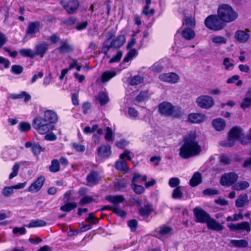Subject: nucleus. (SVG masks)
<instances>
[{
	"instance_id": "f257e3e1",
	"label": "nucleus",
	"mask_w": 251,
	"mask_h": 251,
	"mask_svg": "<svg viewBox=\"0 0 251 251\" xmlns=\"http://www.w3.org/2000/svg\"><path fill=\"white\" fill-rule=\"evenodd\" d=\"M183 144L179 150V155L183 159H188L198 155L201 151V147L196 140V134L191 132L183 140Z\"/></svg>"
},
{
	"instance_id": "f03ea898",
	"label": "nucleus",
	"mask_w": 251,
	"mask_h": 251,
	"mask_svg": "<svg viewBox=\"0 0 251 251\" xmlns=\"http://www.w3.org/2000/svg\"><path fill=\"white\" fill-rule=\"evenodd\" d=\"M113 33H109L106 37V40L103 43L101 51L106 54L110 48H119L122 46L126 41L124 35H121L114 38Z\"/></svg>"
},
{
	"instance_id": "7ed1b4c3",
	"label": "nucleus",
	"mask_w": 251,
	"mask_h": 251,
	"mask_svg": "<svg viewBox=\"0 0 251 251\" xmlns=\"http://www.w3.org/2000/svg\"><path fill=\"white\" fill-rule=\"evenodd\" d=\"M159 111L165 116L178 117L183 113L181 108L179 106H173L170 102L163 101L159 105Z\"/></svg>"
},
{
	"instance_id": "20e7f679",
	"label": "nucleus",
	"mask_w": 251,
	"mask_h": 251,
	"mask_svg": "<svg viewBox=\"0 0 251 251\" xmlns=\"http://www.w3.org/2000/svg\"><path fill=\"white\" fill-rule=\"evenodd\" d=\"M218 16L221 21L229 23L235 20L238 14L229 5L222 4L218 8Z\"/></svg>"
},
{
	"instance_id": "39448f33",
	"label": "nucleus",
	"mask_w": 251,
	"mask_h": 251,
	"mask_svg": "<svg viewBox=\"0 0 251 251\" xmlns=\"http://www.w3.org/2000/svg\"><path fill=\"white\" fill-rule=\"evenodd\" d=\"M32 127L36 131L41 135H44L54 130L55 126L53 125L49 124L43 120V117L40 116L36 117L32 122Z\"/></svg>"
},
{
	"instance_id": "423d86ee",
	"label": "nucleus",
	"mask_w": 251,
	"mask_h": 251,
	"mask_svg": "<svg viewBox=\"0 0 251 251\" xmlns=\"http://www.w3.org/2000/svg\"><path fill=\"white\" fill-rule=\"evenodd\" d=\"M106 199L109 202L113 203V206L111 207L108 206H105L102 209L106 210L109 209L112 211L117 215L121 217H124L126 215V212L123 210L120 209L118 205V204L122 202L125 199L122 196H109L106 198Z\"/></svg>"
},
{
	"instance_id": "0eeeda50",
	"label": "nucleus",
	"mask_w": 251,
	"mask_h": 251,
	"mask_svg": "<svg viewBox=\"0 0 251 251\" xmlns=\"http://www.w3.org/2000/svg\"><path fill=\"white\" fill-rule=\"evenodd\" d=\"M243 135V130L240 127L234 126L229 131L227 140L226 143L221 145L228 147H232Z\"/></svg>"
},
{
	"instance_id": "6e6552de",
	"label": "nucleus",
	"mask_w": 251,
	"mask_h": 251,
	"mask_svg": "<svg viewBox=\"0 0 251 251\" xmlns=\"http://www.w3.org/2000/svg\"><path fill=\"white\" fill-rule=\"evenodd\" d=\"M205 25L209 29L219 30L224 28V25L216 15H210L205 19Z\"/></svg>"
},
{
	"instance_id": "1a4fd4ad",
	"label": "nucleus",
	"mask_w": 251,
	"mask_h": 251,
	"mask_svg": "<svg viewBox=\"0 0 251 251\" xmlns=\"http://www.w3.org/2000/svg\"><path fill=\"white\" fill-rule=\"evenodd\" d=\"M130 152L129 151L126 150L124 152L121 154L120 155L119 161H117L115 163V168L116 169L126 172L128 170L126 163L123 160L125 158H126L128 160H131V157L130 155Z\"/></svg>"
},
{
	"instance_id": "9d476101",
	"label": "nucleus",
	"mask_w": 251,
	"mask_h": 251,
	"mask_svg": "<svg viewBox=\"0 0 251 251\" xmlns=\"http://www.w3.org/2000/svg\"><path fill=\"white\" fill-rule=\"evenodd\" d=\"M238 178V175L234 173H226L221 178V184L223 186L231 185L236 181Z\"/></svg>"
},
{
	"instance_id": "9b49d317",
	"label": "nucleus",
	"mask_w": 251,
	"mask_h": 251,
	"mask_svg": "<svg viewBox=\"0 0 251 251\" xmlns=\"http://www.w3.org/2000/svg\"><path fill=\"white\" fill-rule=\"evenodd\" d=\"M159 78L163 82H168L171 84L177 83L180 80L179 75L175 73L161 74L159 75Z\"/></svg>"
},
{
	"instance_id": "f8f14e48",
	"label": "nucleus",
	"mask_w": 251,
	"mask_h": 251,
	"mask_svg": "<svg viewBox=\"0 0 251 251\" xmlns=\"http://www.w3.org/2000/svg\"><path fill=\"white\" fill-rule=\"evenodd\" d=\"M205 223L207 224V227L210 229L219 231L223 229L222 225L211 218L206 212H205Z\"/></svg>"
},
{
	"instance_id": "ddd939ff",
	"label": "nucleus",
	"mask_w": 251,
	"mask_h": 251,
	"mask_svg": "<svg viewBox=\"0 0 251 251\" xmlns=\"http://www.w3.org/2000/svg\"><path fill=\"white\" fill-rule=\"evenodd\" d=\"M61 4L69 13H73L79 6V2L77 0H62Z\"/></svg>"
},
{
	"instance_id": "4468645a",
	"label": "nucleus",
	"mask_w": 251,
	"mask_h": 251,
	"mask_svg": "<svg viewBox=\"0 0 251 251\" xmlns=\"http://www.w3.org/2000/svg\"><path fill=\"white\" fill-rule=\"evenodd\" d=\"M45 178L43 176H39L36 181L32 183L28 188V191L31 193H36L42 187Z\"/></svg>"
},
{
	"instance_id": "2eb2a0df",
	"label": "nucleus",
	"mask_w": 251,
	"mask_h": 251,
	"mask_svg": "<svg viewBox=\"0 0 251 251\" xmlns=\"http://www.w3.org/2000/svg\"><path fill=\"white\" fill-rule=\"evenodd\" d=\"M40 24L39 22H30L28 23L26 30V35L30 37H34L40 29Z\"/></svg>"
},
{
	"instance_id": "dca6fc26",
	"label": "nucleus",
	"mask_w": 251,
	"mask_h": 251,
	"mask_svg": "<svg viewBox=\"0 0 251 251\" xmlns=\"http://www.w3.org/2000/svg\"><path fill=\"white\" fill-rule=\"evenodd\" d=\"M25 148H31V151L34 156H38L41 152L45 151V149L39 144L35 142H27L25 145Z\"/></svg>"
},
{
	"instance_id": "f3484780",
	"label": "nucleus",
	"mask_w": 251,
	"mask_h": 251,
	"mask_svg": "<svg viewBox=\"0 0 251 251\" xmlns=\"http://www.w3.org/2000/svg\"><path fill=\"white\" fill-rule=\"evenodd\" d=\"M43 120L49 124L55 123L58 120L57 114L50 110H47L44 112Z\"/></svg>"
},
{
	"instance_id": "a211bd4d",
	"label": "nucleus",
	"mask_w": 251,
	"mask_h": 251,
	"mask_svg": "<svg viewBox=\"0 0 251 251\" xmlns=\"http://www.w3.org/2000/svg\"><path fill=\"white\" fill-rule=\"evenodd\" d=\"M157 236L160 239H164L171 234L172 229L169 226H163L156 230Z\"/></svg>"
},
{
	"instance_id": "6ab92c4d",
	"label": "nucleus",
	"mask_w": 251,
	"mask_h": 251,
	"mask_svg": "<svg viewBox=\"0 0 251 251\" xmlns=\"http://www.w3.org/2000/svg\"><path fill=\"white\" fill-rule=\"evenodd\" d=\"M97 152L100 157L108 158L111 153V147L108 145H102L98 148Z\"/></svg>"
},
{
	"instance_id": "aec40b11",
	"label": "nucleus",
	"mask_w": 251,
	"mask_h": 251,
	"mask_svg": "<svg viewBox=\"0 0 251 251\" xmlns=\"http://www.w3.org/2000/svg\"><path fill=\"white\" fill-rule=\"evenodd\" d=\"M141 176V175L139 174H134L132 180V188L134 190V191L137 194H140L142 193L144 190V188L141 186L137 185L136 183H138V178Z\"/></svg>"
},
{
	"instance_id": "412c9836",
	"label": "nucleus",
	"mask_w": 251,
	"mask_h": 251,
	"mask_svg": "<svg viewBox=\"0 0 251 251\" xmlns=\"http://www.w3.org/2000/svg\"><path fill=\"white\" fill-rule=\"evenodd\" d=\"M100 179V177L98 172L96 171L91 172L87 176L86 180L89 185H94L97 184Z\"/></svg>"
},
{
	"instance_id": "4be33fe9",
	"label": "nucleus",
	"mask_w": 251,
	"mask_h": 251,
	"mask_svg": "<svg viewBox=\"0 0 251 251\" xmlns=\"http://www.w3.org/2000/svg\"><path fill=\"white\" fill-rule=\"evenodd\" d=\"M73 46L70 44L67 40H62L60 42V46L57 49L61 53L69 52L73 51Z\"/></svg>"
},
{
	"instance_id": "5701e85b",
	"label": "nucleus",
	"mask_w": 251,
	"mask_h": 251,
	"mask_svg": "<svg viewBox=\"0 0 251 251\" xmlns=\"http://www.w3.org/2000/svg\"><path fill=\"white\" fill-rule=\"evenodd\" d=\"M250 35L246 31L237 30L235 34V38L239 43L246 42L250 38Z\"/></svg>"
},
{
	"instance_id": "b1692460",
	"label": "nucleus",
	"mask_w": 251,
	"mask_h": 251,
	"mask_svg": "<svg viewBox=\"0 0 251 251\" xmlns=\"http://www.w3.org/2000/svg\"><path fill=\"white\" fill-rule=\"evenodd\" d=\"M240 106L243 109H246L251 106V86L247 90L246 96L243 99Z\"/></svg>"
},
{
	"instance_id": "393cba45",
	"label": "nucleus",
	"mask_w": 251,
	"mask_h": 251,
	"mask_svg": "<svg viewBox=\"0 0 251 251\" xmlns=\"http://www.w3.org/2000/svg\"><path fill=\"white\" fill-rule=\"evenodd\" d=\"M48 50V45L47 43H42L37 45L35 47L34 53L36 55L42 57Z\"/></svg>"
},
{
	"instance_id": "a878e982",
	"label": "nucleus",
	"mask_w": 251,
	"mask_h": 251,
	"mask_svg": "<svg viewBox=\"0 0 251 251\" xmlns=\"http://www.w3.org/2000/svg\"><path fill=\"white\" fill-rule=\"evenodd\" d=\"M152 210V208L151 204H147L139 209V214L144 220H146L148 216L151 213Z\"/></svg>"
},
{
	"instance_id": "bb28decb",
	"label": "nucleus",
	"mask_w": 251,
	"mask_h": 251,
	"mask_svg": "<svg viewBox=\"0 0 251 251\" xmlns=\"http://www.w3.org/2000/svg\"><path fill=\"white\" fill-rule=\"evenodd\" d=\"M195 221L198 223H204V210L197 206L193 210Z\"/></svg>"
},
{
	"instance_id": "cd10ccee",
	"label": "nucleus",
	"mask_w": 251,
	"mask_h": 251,
	"mask_svg": "<svg viewBox=\"0 0 251 251\" xmlns=\"http://www.w3.org/2000/svg\"><path fill=\"white\" fill-rule=\"evenodd\" d=\"M202 181L201 175L198 172L194 174L190 180L189 184L192 187H195L200 184Z\"/></svg>"
},
{
	"instance_id": "c85d7f7f",
	"label": "nucleus",
	"mask_w": 251,
	"mask_h": 251,
	"mask_svg": "<svg viewBox=\"0 0 251 251\" xmlns=\"http://www.w3.org/2000/svg\"><path fill=\"white\" fill-rule=\"evenodd\" d=\"M96 100L100 103L101 106H103L108 102L109 99L107 93L100 92L96 97Z\"/></svg>"
},
{
	"instance_id": "c756f323",
	"label": "nucleus",
	"mask_w": 251,
	"mask_h": 251,
	"mask_svg": "<svg viewBox=\"0 0 251 251\" xmlns=\"http://www.w3.org/2000/svg\"><path fill=\"white\" fill-rule=\"evenodd\" d=\"M181 35L185 39L190 40L194 38L195 33L191 28L185 27L181 31Z\"/></svg>"
},
{
	"instance_id": "7c9ffc66",
	"label": "nucleus",
	"mask_w": 251,
	"mask_h": 251,
	"mask_svg": "<svg viewBox=\"0 0 251 251\" xmlns=\"http://www.w3.org/2000/svg\"><path fill=\"white\" fill-rule=\"evenodd\" d=\"M212 125L216 130L221 131L225 128L226 126V122L224 120L218 118L213 120Z\"/></svg>"
},
{
	"instance_id": "2f4dec72",
	"label": "nucleus",
	"mask_w": 251,
	"mask_h": 251,
	"mask_svg": "<svg viewBox=\"0 0 251 251\" xmlns=\"http://www.w3.org/2000/svg\"><path fill=\"white\" fill-rule=\"evenodd\" d=\"M248 202V197L247 194L240 195L235 202V205L237 207H242Z\"/></svg>"
},
{
	"instance_id": "473e14b6",
	"label": "nucleus",
	"mask_w": 251,
	"mask_h": 251,
	"mask_svg": "<svg viewBox=\"0 0 251 251\" xmlns=\"http://www.w3.org/2000/svg\"><path fill=\"white\" fill-rule=\"evenodd\" d=\"M203 119V115L199 113H191L188 116V120L192 123H199Z\"/></svg>"
},
{
	"instance_id": "72a5a7b5",
	"label": "nucleus",
	"mask_w": 251,
	"mask_h": 251,
	"mask_svg": "<svg viewBox=\"0 0 251 251\" xmlns=\"http://www.w3.org/2000/svg\"><path fill=\"white\" fill-rule=\"evenodd\" d=\"M250 184L248 182L242 181L233 184L232 186V189L236 191H242L248 188Z\"/></svg>"
},
{
	"instance_id": "f704fd0d",
	"label": "nucleus",
	"mask_w": 251,
	"mask_h": 251,
	"mask_svg": "<svg viewBox=\"0 0 251 251\" xmlns=\"http://www.w3.org/2000/svg\"><path fill=\"white\" fill-rule=\"evenodd\" d=\"M46 225V223L42 220H33L30 223L25 225V226L28 228H34L38 227H43Z\"/></svg>"
},
{
	"instance_id": "c9c22d12",
	"label": "nucleus",
	"mask_w": 251,
	"mask_h": 251,
	"mask_svg": "<svg viewBox=\"0 0 251 251\" xmlns=\"http://www.w3.org/2000/svg\"><path fill=\"white\" fill-rule=\"evenodd\" d=\"M10 98L14 100L24 98L25 102H27L31 99L30 96L25 91L22 92L20 94H11Z\"/></svg>"
},
{
	"instance_id": "e433bc0d",
	"label": "nucleus",
	"mask_w": 251,
	"mask_h": 251,
	"mask_svg": "<svg viewBox=\"0 0 251 251\" xmlns=\"http://www.w3.org/2000/svg\"><path fill=\"white\" fill-rule=\"evenodd\" d=\"M231 246L238 248H245L248 246V242L245 240H231Z\"/></svg>"
},
{
	"instance_id": "4c0bfd02",
	"label": "nucleus",
	"mask_w": 251,
	"mask_h": 251,
	"mask_svg": "<svg viewBox=\"0 0 251 251\" xmlns=\"http://www.w3.org/2000/svg\"><path fill=\"white\" fill-rule=\"evenodd\" d=\"M143 81V78L140 75H135L129 77L128 79V83L130 85L135 86L137 85Z\"/></svg>"
},
{
	"instance_id": "58836bf2",
	"label": "nucleus",
	"mask_w": 251,
	"mask_h": 251,
	"mask_svg": "<svg viewBox=\"0 0 251 251\" xmlns=\"http://www.w3.org/2000/svg\"><path fill=\"white\" fill-rule=\"evenodd\" d=\"M116 72L114 71H106L101 75V81L106 82L116 75Z\"/></svg>"
},
{
	"instance_id": "ea45409f",
	"label": "nucleus",
	"mask_w": 251,
	"mask_h": 251,
	"mask_svg": "<svg viewBox=\"0 0 251 251\" xmlns=\"http://www.w3.org/2000/svg\"><path fill=\"white\" fill-rule=\"evenodd\" d=\"M183 25L186 27H193L195 26V21L192 17H185L183 20Z\"/></svg>"
},
{
	"instance_id": "a19ab883",
	"label": "nucleus",
	"mask_w": 251,
	"mask_h": 251,
	"mask_svg": "<svg viewBox=\"0 0 251 251\" xmlns=\"http://www.w3.org/2000/svg\"><path fill=\"white\" fill-rule=\"evenodd\" d=\"M138 54L137 51L133 49L130 50L126 56L125 57L123 61L125 63H127L129 61L131 60L134 57H136Z\"/></svg>"
},
{
	"instance_id": "79ce46f5",
	"label": "nucleus",
	"mask_w": 251,
	"mask_h": 251,
	"mask_svg": "<svg viewBox=\"0 0 251 251\" xmlns=\"http://www.w3.org/2000/svg\"><path fill=\"white\" fill-rule=\"evenodd\" d=\"M233 62V60L231 59H230L228 57L225 58L223 62V65L225 69L226 70H229L232 69L234 66Z\"/></svg>"
},
{
	"instance_id": "37998d69",
	"label": "nucleus",
	"mask_w": 251,
	"mask_h": 251,
	"mask_svg": "<svg viewBox=\"0 0 251 251\" xmlns=\"http://www.w3.org/2000/svg\"><path fill=\"white\" fill-rule=\"evenodd\" d=\"M18 128L21 132H26L30 130L31 126L27 122H22L19 124Z\"/></svg>"
},
{
	"instance_id": "c03bdc74",
	"label": "nucleus",
	"mask_w": 251,
	"mask_h": 251,
	"mask_svg": "<svg viewBox=\"0 0 251 251\" xmlns=\"http://www.w3.org/2000/svg\"><path fill=\"white\" fill-rule=\"evenodd\" d=\"M20 54L24 57H28L33 58L35 54L34 51L30 49H23L19 50Z\"/></svg>"
},
{
	"instance_id": "a18cd8bd",
	"label": "nucleus",
	"mask_w": 251,
	"mask_h": 251,
	"mask_svg": "<svg viewBox=\"0 0 251 251\" xmlns=\"http://www.w3.org/2000/svg\"><path fill=\"white\" fill-rule=\"evenodd\" d=\"M76 204L75 202H69L60 207V210L64 212H69L71 210L76 207Z\"/></svg>"
},
{
	"instance_id": "49530a36",
	"label": "nucleus",
	"mask_w": 251,
	"mask_h": 251,
	"mask_svg": "<svg viewBox=\"0 0 251 251\" xmlns=\"http://www.w3.org/2000/svg\"><path fill=\"white\" fill-rule=\"evenodd\" d=\"M238 230H245L250 232L251 230L250 225L248 222H243L238 223Z\"/></svg>"
},
{
	"instance_id": "de8ad7c7",
	"label": "nucleus",
	"mask_w": 251,
	"mask_h": 251,
	"mask_svg": "<svg viewBox=\"0 0 251 251\" xmlns=\"http://www.w3.org/2000/svg\"><path fill=\"white\" fill-rule=\"evenodd\" d=\"M60 169L59 162L57 159H53L51 161V165L50 167V171L55 173L59 171Z\"/></svg>"
},
{
	"instance_id": "09e8293b",
	"label": "nucleus",
	"mask_w": 251,
	"mask_h": 251,
	"mask_svg": "<svg viewBox=\"0 0 251 251\" xmlns=\"http://www.w3.org/2000/svg\"><path fill=\"white\" fill-rule=\"evenodd\" d=\"M181 189V187L178 186L174 190L172 194V197L174 199H180L183 197V193Z\"/></svg>"
},
{
	"instance_id": "8fccbe9b",
	"label": "nucleus",
	"mask_w": 251,
	"mask_h": 251,
	"mask_svg": "<svg viewBox=\"0 0 251 251\" xmlns=\"http://www.w3.org/2000/svg\"><path fill=\"white\" fill-rule=\"evenodd\" d=\"M243 219V215L240 212L239 214H234L233 216H229L226 218L228 222H235Z\"/></svg>"
},
{
	"instance_id": "3c124183",
	"label": "nucleus",
	"mask_w": 251,
	"mask_h": 251,
	"mask_svg": "<svg viewBox=\"0 0 251 251\" xmlns=\"http://www.w3.org/2000/svg\"><path fill=\"white\" fill-rule=\"evenodd\" d=\"M212 41L216 44L221 45L226 44V39L224 37L217 36L212 38Z\"/></svg>"
},
{
	"instance_id": "603ef678",
	"label": "nucleus",
	"mask_w": 251,
	"mask_h": 251,
	"mask_svg": "<svg viewBox=\"0 0 251 251\" xmlns=\"http://www.w3.org/2000/svg\"><path fill=\"white\" fill-rule=\"evenodd\" d=\"M214 104V100L211 97L205 96V108H209Z\"/></svg>"
},
{
	"instance_id": "864d4df0",
	"label": "nucleus",
	"mask_w": 251,
	"mask_h": 251,
	"mask_svg": "<svg viewBox=\"0 0 251 251\" xmlns=\"http://www.w3.org/2000/svg\"><path fill=\"white\" fill-rule=\"evenodd\" d=\"M122 55L123 53L122 51L120 50H118L116 54L110 59L109 61V63L119 62L120 61Z\"/></svg>"
},
{
	"instance_id": "5fc2aeb1",
	"label": "nucleus",
	"mask_w": 251,
	"mask_h": 251,
	"mask_svg": "<svg viewBox=\"0 0 251 251\" xmlns=\"http://www.w3.org/2000/svg\"><path fill=\"white\" fill-rule=\"evenodd\" d=\"M180 182V179L178 178L172 177L169 181V185L172 188H174L178 186Z\"/></svg>"
},
{
	"instance_id": "6e6d98bb",
	"label": "nucleus",
	"mask_w": 251,
	"mask_h": 251,
	"mask_svg": "<svg viewBox=\"0 0 251 251\" xmlns=\"http://www.w3.org/2000/svg\"><path fill=\"white\" fill-rule=\"evenodd\" d=\"M13 186L5 187L2 191V195L4 197H9L13 193Z\"/></svg>"
},
{
	"instance_id": "4d7b16f0",
	"label": "nucleus",
	"mask_w": 251,
	"mask_h": 251,
	"mask_svg": "<svg viewBox=\"0 0 251 251\" xmlns=\"http://www.w3.org/2000/svg\"><path fill=\"white\" fill-rule=\"evenodd\" d=\"M105 139L108 142L112 141L113 140V132L111 128L110 127H106Z\"/></svg>"
},
{
	"instance_id": "13d9d810",
	"label": "nucleus",
	"mask_w": 251,
	"mask_h": 251,
	"mask_svg": "<svg viewBox=\"0 0 251 251\" xmlns=\"http://www.w3.org/2000/svg\"><path fill=\"white\" fill-rule=\"evenodd\" d=\"M19 167H18V164H14V166L12 167V172L10 173L9 178L10 179H12L16 176L18 175L19 172Z\"/></svg>"
},
{
	"instance_id": "bf43d9fd",
	"label": "nucleus",
	"mask_w": 251,
	"mask_h": 251,
	"mask_svg": "<svg viewBox=\"0 0 251 251\" xmlns=\"http://www.w3.org/2000/svg\"><path fill=\"white\" fill-rule=\"evenodd\" d=\"M72 146L73 149L77 152H84L85 150V146L80 144L74 143Z\"/></svg>"
},
{
	"instance_id": "052dcab7",
	"label": "nucleus",
	"mask_w": 251,
	"mask_h": 251,
	"mask_svg": "<svg viewBox=\"0 0 251 251\" xmlns=\"http://www.w3.org/2000/svg\"><path fill=\"white\" fill-rule=\"evenodd\" d=\"M23 71V68L20 65H14L11 67V71L15 74H20Z\"/></svg>"
},
{
	"instance_id": "680f3d73",
	"label": "nucleus",
	"mask_w": 251,
	"mask_h": 251,
	"mask_svg": "<svg viewBox=\"0 0 251 251\" xmlns=\"http://www.w3.org/2000/svg\"><path fill=\"white\" fill-rule=\"evenodd\" d=\"M94 200L93 198L90 196H85L83 197L79 202L81 205H83L87 203H90Z\"/></svg>"
},
{
	"instance_id": "e2e57ef3",
	"label": "nucleus",
	"mask_w": 251,
	"mask_h": 251,
	"mask_svg": "<svg viewBox=\"0 0 251 251\" xmlns=\"http://www.w3.org/2000/svg\"><path fill=\"white\" fill-rule=\"evenodd\" d=\"M45 135V136L44 139L46 140L50 141H55L56 139V135L53 133H52L51 131H50L48 133H46Z\"/></svg>"
},
{
	"instance_id": "0e129e2a",
	"label": "nucleus",
	"mask_w": 251,
	"mask_h": 251,
	"mask_svg": "<svg viewBox=\"0 0 251 251\" xmlns=\"http://www.w3.org/2000/svg\"><path fill=\"white\" fill-rule=\"evenodd\" d=\"M26 229L25 228L22 227H15L13 229V232L15 234L23 235L26 233Z\"/></svg>"
},
{
	"instance_id": "69168bd1",
	"label": "nucleus",
	"mask_w": 251,
	"mask_h": 251,
	"mask_svg": "<svg viewBox=\"0 0 251 251\" xmlns=\"http://www.w3.org/2000/svg\"><path fill=\"white\" fill-rule=\"evenodd\" d=\"M220 162L225 165L229 164L230 163V158L226 155H222L220 156Z\"/></svg>"
},
{
	"instance_id": "338daca9",
	"label": "nucleus",
	"mask_w": 251,
	"mask_h": 251,
	"mask_svg": "<svg viewBox=\"0 0 251 251\" xmlns=\"http://www.w3.org/2000/svg\"><path fill=\"white\" fill-rule=\"evenodd\" d=\"M127 225L130 228L131 231H134L136 230L137 225V222L136 220L133 219L128 221Z\"/></svg>"
},
{
	"instance_id": "774afa93",
	"label": "nucleus",
	"mask_w": 251,
	"mask_h": 251,
	"mask_svg": "<svg viewBox=\"0 0 251 251\" xmlns=\"http://www.w3.org/2000/svg\"><path fill=\"white\" fill-rule=\"evenodd\" d=\"M128 113L130 117L132 118H135L138 115V111L131 107L129 108Z\"/></svg>"
}]
</instances>
